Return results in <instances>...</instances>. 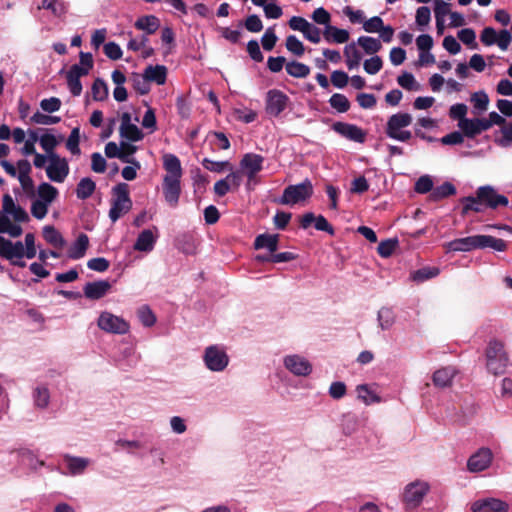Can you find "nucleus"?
<instances>
[{"instance_id": "f257e3e1", "label": "nucleus", "mask_w": 512, "mask_h": 512, "mask_svg": "<svg viewBox=\"0 0 512 512\" xmlns=\"http://www.w3.org/2000/svg\"><path fill=\"white\" fill-rule=\"evenodd\" d=\"M35 236L33 233H27L24 243L21 241L12 242L4 237H0V256L10 261L12 265L25 267L26 262L23 258L32 259L36 256Z\"/></svg>"}, {"instance_id": "f03ea898", "label": "nucleus", "mask_w": 512, "mask_h": 512, "mask_svg": "<svg viewBox=\"0 0 512 512\" xmlns=\"http://www.w3.org/2000/svg\"><path fill=\"white\" fill-rule=\"evenodd\" d=\"M447 251L469 252L475 249L492 248L496 251H504L506 243L489 235H473L452 240L445 244Z\"/></svg>"}, {"instance_id": "7ed1b4c3", "label": "nucleus", "mask_w": 512, "mask_h": 512, "mask_svg": "<svg viewBox=\"0 0 512 512\" xmlns=\"http://www.w3.org/2000/svg\"><path fill=\"white\" fill-rule=\"evenodd\" d=\"M58 190L47 182L37 187V197L31 204V214L38 220L46 217L50 205L58 197Z\"/></svg>"}, {"instance_id": "20e7f679", "label": "nucleus", "mask_w": 512, "mask_h": 512, "mask_svg": "<svg viewBox=\"0 0 512 512\" xmlns=\"http://www.w3.org/2000/svg\"><path fill=\"white\" fill-rule=\"evenodd\" d=\"M412 121L413 118L409 113L398 112L391 115L388 118L385 129L387 136L400 142L409 141L412 138V132L407 128L411 125Z\"/></svg>"}, {"instance_id": "39448f33", "label": "nucleus", "mask_w": 512, "mask_h": 512, "mask_svg": "<svg viewBox=\"0 0 512 512\" xmlns=\"http://www.w3.org/2000/svg\"><path fill=\"white\" fill-rule=\"evenodd\" d=\"M486 367L494 375L503 374L508 366V356L504 344L497 340L489 342L486 352Z\"/></svg>"}, {"instance_id": "423d86ee", "label": "nucleus", "mask_w": 512, "mask_h": 512, "mask_svg": "<svg viewBox=\"0 0 512 512\" xmlns=\"http://www.w3.org/2000/svg\"><path fill=\"white\" fill-rule=\"evenodd\" d=\"M115 198L109 211V218L116 222L120 217L128 213L132 208V201L129 197V187L126 183H120L113 188Z\"/></svg>"}, {"instance_id": "0eeeda50", "label": "nucleus", "mask_w": 512, "mask_h": 512, "mask_svg": "<svg viewBox=\"0 0 512 512\" xmlns=\"http://www.w3.org/2000/svg\"><path fill=\"white\" fill-rule=\"evenodd\" d=\"M313 193V185L306 179L300 184L286 187L280 198V203L284 205H295L308 200Z\"/></svg>"}, {"instance_id": "6e6552de", "label": "nucleus", "mask_w": 512, "mask_h": 512, "mask_svg": "<svg viewBox=\"0 0 512 512\" xmlns=\"http://www.w3.org/2000/svg\"><path fill=\"white\" fill-rule=\"evenodd\" d=\"M97 325L99 329L110 334L123 335L130 330V324L126 319L108 311L100 313Z\"/></svg>"}, {"instance_id": "1a4fd4ad", "label": "nucleus", "mask_w": 512, "mask_h": 512, "mask_svg": "<svg viewBox=\"0 0 512 512\" xmlns=\"http://www.w3.org/2000/svg\"><path fill=\"white\" fill-rule=\"evenodd\" d=\"M203 361L210 371L221 372L228 366L229 357L223 347L211 345L205 349Z\"/></svg>"}, {"instance_id": "9d476101", "label": "nucleus", "mask_w": 512, "mask_h": 512, "mask_svg": "<svg viewBox=\"0 0 512 512\" xmlns=\"http://www.w3.org/2000/svg\"><path fill=\"white\" fill-rule=\"evenodd\" d=\"M429 490L430 486L425 481L416 480L409 483L406 485L403 492V501L405 505L410 509L418 507Z\"/></svg>"}, {"instance_id": "9b49d317", "label": "nucleus", "mask_w": 512, "mask_h": 512, "mask_svg": "<svg viewBox=\"0 0 512 512\" xmlns=\"http://www.w3.org/2000/svg\"><path fill=\"white\" fill-rule=\"evenodd\" d=\"M136 122H138V119L135 118L133 122L132 115L129 112L121 113L119 126V134L121 139L130 142H138L143 140L144 133L136 125Z\"/></svg>"}, {"instance_id": "f8f14e48", "label": "nucleus", "mask_w": 512, "mask_h": 512, "mask_svg": "<svg viewBox=\"0 0 512 512\" xmlns=\"http://www.w3.org/2000/svg\"><path fill=\"white\" fill-rule=\"evenodd\" d=\"M480 40L485 46L497 45L501 50L506 51L512 41L508 30L497 32L492 27H485L480 35Z\"/></svg>"}, {"instance_id": "ddd939ff", "label": "nucleus", "mask_w": 512, "mask_h": 512, "mask_svg": "<svg viewBox=\"0 0 512 512\" xmlns=\"http://www.w3.org/2000/svg\"><path fill=\"white\" fill-rule=\"evenodd\" d=\"M288 24L292 30L301 32L308 41L314 44L321 41V30L305 18L293 16L290 18Z\"/></svg>"}, {"instance_id": "4468645a", "label": "nucleus", "mask_w": 512, "mask_h": 512, "mask_svg": "<svg viewBox=\"0 0 512 512\" xmlns=\"http://www.w3.org/2000/svg\"><path fill=\"white\" fill-rule=\"evenodd\" d=\"M283 365L291 374L299 377H307L312 372V364L300 354L285 355Z\"/></svg>"}, {"instance_id": "2eb2a0df", "label": "nucleus", "mask_w": 512, "mask_h": 512, "mask_svg": "<svg viewBox=\"0 0 512 512\" xmlns=\"http://www.w3.org/2000/svg\"><path fill=\"white\" fill-rule=\"evenodd\" d=\"M47 177L56 183H62L69 174V165L65 158L59 155H50L46 166Z\"/></svg>"}, {"instance_id": "dca6fc26", "label": "nucleus", "mask_w": 512, "mask_h": 512, "mask_svg": "<svg viewBox=\"0 0 512 512\" xmlns=\"http://www.w3.org/2000/svg\"><path fill=\"white\" fill-rule=\"evenodd\" d=\"M362 28L367 33H378L385 43L391 42L394 36L393 27L385 25L382 18L379 16H373L366 19Z\"/></svg>"}, {"instance_id": "f3484780", "label": "nucleus", "mask_w": 512, "mask_h": 512, "mask_svg": "<svg viewBox=\"0 0 512 512\" xmlns=\"http://www.w3.org/2000/svg\"><path fill=\"white\" fill-rule=\"evenodd\" d=\"M476 194L480 202H484L486 207L492 209L498 206H507L509 203L507 197L498 194L492 186H481L477 189Z\"/></svg>"}, {"instance_id": "a211bd4d", "label": "nucleus", "mask_w": 512, "mask_h": 512, "mask_svg": "<svg viewBox=\"0 0 512 512\" xmlns=\"http://www.w3.org/2000/svg\"><path fill=\"white\" fill-rule=\"evenodd\" d=\"M263 162L264 158L255 153H246L242 157L240 167L247 176L249 182L253 181L255 176L262 170Z\"/></svg>"}, {"instance_id": "6ab92c4d", "label": "nucleus", "mask_w": 512, "mask_h": 512, "mask_svg": "<svg viewBox=\"0 0 512 512\" xmlns=\"http://www.w3.org/2000/svg\"><path fill=\"white\" fill-rule=\"evenodd\" d=\"M492 459V451L488 448H481L470 456L467 461V469L473 473L484 471L491 465Z\"/></svg>"}, {"instance_id": "aec40b11", "label": "nucleus", "mask_w": 512, "mask_h": 512, "mask_svg": "<svg viewBox=\"0 0 512 512\" xmlns=\"http://www.w3.org/2000/svg\"><path fill=\"white\" fill-rule=\"evenodd\" d=\"M288 103V97L280 90H270L266 97V111L272 116H278L283 112Z\"/></svg>"}, {"instance_id": "412c9836", "label": "nucleus", "mask_w": 512, "mask_h": 512, "mask_svg": "<svg viewBox=\"0 0 512 512\" xmlns=\"http://www.w3.org/2000/svg\"><path fill=\"white\" fill-rule=\"evenodd\" d=\"M2 210L19 225L20 223L29 221L28 213L21 206L16 204L12 196L9 194H5L2 197Z\"/></svg>"}, {"instance_id": "4be33fe9", "label": "nucleus", "mask_w": 512, "mask_h": 512, "mask_svg": "<svg viewBox=\"0 0 512 512\" xmlns=\"http://www.w3.org/2000/svg\"><path fill=\"white\" fill-rule=\"evenodd\" d=\"M509 505L497 498L478 499L471 504L473 512H507Z\"/></svg>"}, {"instance_id": "5701e85b", "label": "nucleus", "mask_w": 512, "mask_h": 512, "mask_svg": "<svg viewBox=\"0 0 512 512\" xmlns=\"http://www.w3.org/2000/svg\"><path fill=\"white\" fill-rule=\"evenodd\" d=\"M333 130L342 137L358 143H363L366 138L363 129L350 123L337 122L333 125Z\"/></svg>"}, {"instance_id": "b1692460", "label": "nucleus", "mask_w": 512, "mask_h": 512, "mask_svg": "<svg viewBox=\"0 0 512 512\" xmlns=\"http://www.w3.org/2000/svg\"><path fill=\"white\" fill-rule=\"evenodd\" d=\"M241 174L239 171H232L224 179L214 184V192L218 196H224L231 190H237L241 185Z\"/></svg>"}, {"instance_id": "393cba45", "label": "nucleus", "mask_w": 512, "mask_h": 512, "mask_svg": "<svg viewBox=\"0 0 512 512\" xmlns=\"http://www.w3.org/2000/svg\"><path fill=\"white\" fill-rule=\"evenodd\" d=\"M157 238V228L145 229L138 235L133 248L139 252L149 253L154 249Z\"/></svg>"}, {"instance_id": "a878e982", "label": "nucleus", "mask_w": 512, "mask_h": 512, "mask_svg": "<svg viewBox=\"0 0 512 512\" xmlns=\"http://www.w3.org/2000/svg\"><path fill=\"white\" fill-rule=\"evenodd\" d=\"M180 179L181 178L163 179L164 198L171 207H176L179 201V196L181 192Z\"/></svg>"}, {"instance_id": "bb28decb", "label": "nucleus", "mask_w": 512, "mask_h": 512, "mask_svg": "<svg viewBox=\"0 0 512 512\" xmlns=\"http://www.w3.org/2000/svg\"><path fill=\"white\" fill-rule=\"evenodd\" d=\"M112 285L107 280H99L87 283L83 292L86 298L91 300H98L104 297L111 289Z\"/></svg>"}, {"instance_id": "cd10ccee", "label": "nucleus", "mask_w": 512, "mask_h": 512, "mask_svg": "<svg viewBox=\"0 0 512 512\" xmlns=\"http://www.w3.org/2000/svg\"><path fill=\"white\" fill-rule=\"evenodd\" d=\"M457 375V369L453 366H446L439 368L433 373L432 382L437 388H447L453 383L455 376Z\"/></svg>"}, {"instance_id": "c85d7f7f", "label": "nucleus", "mask_w": 512, "mask_h": 512, "mask_svg": "<svg viewBox=\"0 0 512 512\" xmlns=\"http://www.w3.org/2000/svg\"><path fill=\"white\" fill-rule=\"evenodd\" d=\"M63 460L66 464L67 473L72 476L84 473V471L91 463V460L89 458L76 457L71 456L69 454L64 455Z\"/></svg>"}, {"instance_id": "c756f323", "label": "nucleus", "mask_w": 512, "mask_h": 512, "mask_svg": "<svg viewBox=\"0 0 512 512\" xmlns=\"http://www.w3.org/2000/svg\"><path fill=\"white\" fill-rule=\"evenodd\" d=\"M32 171L31 164L26 159L18 161V176L21 187L26 193H31L34 189V182L30 176Z\"/></svg>"}, {"instance_id": "7c9ffc66", "label": "nucleus", "mask_w": 512, "mask_h": 512, "mask_svg": "<svg viewBox=\"0 0 512 512\" xmlns=\"http://www.w3.org/2000/svg\"><path fill=\"white\" fill-rule=\"evenodd\" d=\"M168 70L164 65H149L144 69L143 77L147 82H154L157 85L165 84Z\"/></svg>"}, {"instance_id": "2f4dec72", "label": "nucleus", "mask_w": 512, "mask_h": 512, "mask_svg": "<svg viewBox=\"0 0 512 512\" xmlns=\"http://www.w3.org/2000/svg\"><path fill=\"white\" fill-rule=\"evenodd\" d=\"M458 127L465 136L470 138L480 134L482 131L487 130V124L483 123V120L478 118H466L465 120L458 122Z\"/></svg>"}, {"instance_id": "473e14b6", "label": "nucleus", "mask_w": 512, "mask_h": 512, "mask_svg": "<svg viewBox=\"0 0 512 512\" xmlns=\"http://www.w3.org/2000/svg\"><path fill=\"white\" fill-rule=\"evenodd\" d=\"M11 219L12 218L4 213L3 210L0 211V232L8 234L10 237L17 238L23 233V229Z\"/></svg>"}, {"instance_id": "72a5a7b5", "label": "nucleus", "mask_w": 512, "mask_h": 512, "mask_svg": "<svg viewBox=\"0 0 512 512\" xmlns=\"http://www.w3.org/2000/svg\"><path fill=\"white\" fill-rule=\"evenodd\" d=\"M89 247V238L86 234L81 233L68 250V257L73 260L81 259L85 256Z\"/></svg>"}, {"instance_id": "f704fd0d", "label": "nucleus", "mask_w": 512, "mask_h": 512, "mask_svg": "<svg viewBox=\"0 0 512 512\" xmlns=\"http://www.w3.org/2000/svg\"><path fill=\"white\" fill-rule=\"evenodd\" d=\"M163 166L166 170L164 178H181L182 168L180 160L173 154L163 156Z\"/></svg>"}, {"instance_id": "c9c22d12", "label": "nucleus", "mask_w": 512, "mask_h": 512, "mask_svg": "<svg viewBox=\"0 0 512 512\" xmlns=\"http://www.w3.org/2000/svg\"><path fill=\"white\" fill-rule=\"evenodd\" d=\"M356 393L358 399L361 400L365 405L380 403L382 401L381 397L378 395L373 386L367 384L358 385L356 387Z\"/></svg>"}, {"instance_id": "e433bc0d", "label": "nucleus", "mask_w": 512, "mask_h": 512, "mask_svg": "<svg viewBox=\"0 0 512 512\" xmlns=\"http://www.w3.org/2000/svg\"><path fill=\"white\" fill-rule=\"evenodd\" d=\"M323 36L327 42L337 44L346 43L350 38V34L347 30L332 25L324 29Z\"/></svg>"}, {"instance_id": "4c0bfd02", "label": "nucleus", "mask_w": 512, "mask_h": 512, "mask_svg": "<svg viewBox=\"0 0 512 512\" xmlns=\"http://www.w3.org/2000/svg\"><path fill=\"white\" fill-rule=\"evenodd\" d=\"M377 322L382 331L390 330L396 322V314L391 308L382 307L377 313Z\"/></svg>"}, {"instance_id": "58836bf2", "label": "nucleus", "mask_w": 512, "mask_h": 512, "mask_svg": "<svg viewBox=\"0 0 512 512\" xmlns=\"http://www.w3.org/2000/svg\"><path fill=\"white\" fill-rule=\"evenodd\" d=\"M138 30L145 31L147 34L155 33L160 27L159 19L154 15H147L138 18L135 22Z\"/></svg>"}, {"instance_id": "ea45409f", "label": "nucleus", "mask_w": 512, "mask_h": 512, "mask_svg": "<svg viewBox=\"0 0 512 512\" xmlns=\"http://www.w3.org/2000/svg\"><path fill=\"white\" fill-rule=\"evenodd\" d=\"M357 44L368 55H375L382 49L381 41L370 36H360L357 40Z\"/></svg>"}, {"instance_id": "a19ab883", "label": "nucleus", "mask_w": 512, "mask_h": 512, "mask_svg": "<svg viewBox=\"0 0 512 512\" xmlns=\"http://www.w3.org/2000/svg\"><path fill=\"white\" fill-rule=\"evenodd\" d=\"M344 56L349 70L357 68L361 62L362 56L355 43H350L344 47Z\"/></svg>"}, {"instance_id": "79ce46f5", "label": "nucleus", "mask_w": 512, "mask_h": 512, "mask_svg": "<svg viewBox=\"0 0 512 512\" xmlns=\"http://www.w3.org/2000/svg\"><path fill=\"white\" fill-rule=\"evenodd\" d=\"M254 246L256 249H267L275 252L278 247V235L261 234L256 237Z\"/></svg>"}, {"instance_id": "37998d69", "label": "nucleus", "mask_w": 512, "mask_h": 512, "mask_svg": "<svg viewBox=\"0 0 512 512\" xmlns=\"http://www.w3.org/2000/svg\"><path fill=\"white\" fill-rule=\"evenodd\" d=\"M43 237L55 248L61 249L66 245L62 235L53 226H45L43 228Z\"/></svg>"}, {"instance_id": "c03bdc74", "label": "nucleus", "mask_w": 512, "mask_h": 512, "mask_svg": "<svg viewBox=\"0 0 512 512\" xmlns=\"http://www.w3.org/2000/svg\"><path fill=\"white\" fill-rule=\"evenodd\" d=\"M38 9L50 10L56 17H61L67 12V4L61 0H43Z\"/></svg>"}, {"instance_id": "a18cd8bd", "label": "nucleus", "mask_w": 512, "mask_h": 512, "mask_svg": "<svg viewBox=\"0 0 512 512\" xmlns=\"http://www.w3.org/2000/svg\"><path fill=\"white\" fill-rule=\"evenodd\" d=\"M286 72L295 78H305L310 74V67L297 61H291L285 65Z\"/></svg>"}, {"instance_id": "49530a36", "label": "nucleus", "mask_w": 512, "mask_h": 512, "mask_svg": "<svg viewBox=\"0 0 512 512\" xmlns=\"http://www.w3.org/2000/svg\"><path fill=\"white\" fill-rule=\"evenodd\" d=\"M95 188V182L91 178H82L77 185L76 195L79 199H87L93 194Z\"/></svg>"}, {"instance_id": "de8ad7c7", "label": "nucleus", "mask_w": 512, "mask_h": 512, "mask_svg": "<svg viewBox=\"0 0 512 512\" xmlns=\"http://www.w3.org/2000/svg\"><path fill=\"white\" fill-rule=\"evenodd\" d=\"M61 138L57 139V137L50 133H45L40 136L39 143L41 148L50 156L57 155L54 150L57 145L60 143Z\"/></svg>"}, {"instance_id": "09e8293b", "label": "nucleus", "mask_w": 512, "mask_h": 512, "mask_svg": "<svg viewBox=\"0 0 512 512\" xmlns=\"http://www.w3.org/2000/svg\"><path fill=\"white\" fill-rule=\"evenodd\" d=\"M109 94L108 86L102 79H96L91 87V95L94 101H104Z\"/></svg>"}, {"instance_id": "8fccbe9b", "label": "nucleus", "mask_w": 512, "mask_h": 512, "mask_svg": "<svg viewBox=\"0 0 512 512\" xmlns=\"http://www.w3.org/2000/svg\"><path fill=\"white\" fill-rule=\"evenodd\" d=\"M330 106L339 113H345L350 109V101L344 94L335 93L329 99Z\"/></svg>"}, {"instance_id": "3c124183", "label": "nucleus", "mask_w": 512, "mask_h": 512, "mask_svg": "<svg viewBox=\"0 0 512 512\" xmlns=\"http://www.w3.org/2000/svg\"><path fill=\"white\" fill-rule=\"evenodd\" d=\"M397 83L408 91H419L421 89V85L417 82L413 74L409 72H404L399 75Z\"/></svg>"}, {"instance_id": "603ef678", "label": "nucleus", "mask_w": 512, "mask_h": 512, "mask_svg": "<svg viewBox=\"0 0 512 512\" xmlns=\"http://www.w3.org/2000/svg\"><path fill=\"white\" fill-rule=\"evenodd\" d=\"M439 274V269L436 267H424L411 273V279L415 282H424Z\"/></svg>"}, {"instance_id": "864d4df0", "label": "nucleus", "mask_w": 512, "mask_h": 512, "mask_svg": "<svg viewBox=\"0 0 512 512\" xmlns=\"http://www.w3.org/2000/svg\"><path fill=\"white\" fill-rule=\"evenodd\" d=\"M471 103L473 104V107L478 112H484L488 109L489 105V97L486 92L484 91H478L471 95Z\"/></svg>"}, {"instance_id": "5fc2aeb1", "label": "nucleus", "mask_w": 512, "mask_h": 512, "mask_svg": "<svg viewBox=\"0 0 512 512\" xmlns=\"http://www.w3.org/2000/svg\"><path fill=\"white\" fill-rule=\"evenodd\" d=\"M285 46L295 56L301 57L305 53L304 44L295 35H289L286 38Z\"/></svg>"}, {"instance_id": "6e6d98bb", "label": "nucleus", "mask_w": 512, "mask_h": 512, "mask_svg": "<svg viewBox=\"0 0 512 512\" xmlns=\"http://www.w3.org/2000/svg\"><path fill=\"white\" fill-rule=\"evenodd\" d=\"M382 67H383V61L377 55H374L371 58L366 59L363 63V68H364L365 72L370 75L377 74L382 69Z\"/></svg>"}, {"instance_id": "4d7b16f0", "label": "nucleus", "mask_w": 512, "mask_h": 512, "mask_svg": "<svg viewBox=\"0 0 512 512\" xmlns=\"http://www.w3.org/2000/svg\"><path fill=\"white\" fill-rule=\"evenodd\" d=\"M457 36L462 43L469 46L471 49L477 48L476 34L473 29L464 28L458 32Z\"/></svg>"}, {"instance_id": "13d9d810", "label": "nucleus", "mask_w": 512, "mask_h": 512, "mask_svg": "<svg viewBox=\"0 0 512 512\" xmlns=\"http://www.w3.org/2000/svg\"><path fill=\"white\" fill-rule=\"evenodd\" d=\"M463 202V214H467L469 211L474 212H481L482 206L484 205V202H480L478 199V195L476 194V197H465L462 199Z\"/></svg>"}, {"instance_id": "bf43d9fd", "label": "nucleus", "mask_w": 512, "mask_h": 512, "mask_svg": "<svg viewBox=\"0 0 512 512\" xmlns=\"http://www.w3.org/2000/svg\"><path fill=\"white\" fill-rule=\"evenodd\" d=\"M455 192V187L451 183L446 182L435 188L431 193V197L434 200H440L442 198L455 194Z\"/></svg>"}, {"instance_id": "052dcab7", "label": "nucleus", "mask_w": 512, "mask_h": 512, "mask_svg": "<svg viewBox=\"0 0 512 512\" xmlns=\"http://www.w3.org/2000/svg\"><path fill=\"white\" fill-rule=\"evenodd\" d=\"M34 402L39 408H46L49 404L50 394L47 388L38 387L34 391Z\"/></svg>"}, {"instance_id": "680f3d73", "label": "nucleus", "mask_w": 512, "mask_h": 512, "mask_svg": "<svg viewBox=\"0 0 512 512\" xmlns=\"http://www.w3.org/2000/svg\"><path fill=\"white\" fill-rule=\"evenodd\" d=\"M120 147H121V161L122 162H132L133 160H136L133 158V154L137 151V147L130 143V141L127 140H121L120 141Z\"/></svg>"}, {"instance_id": "e2e57ef3", "label": "nucleus", "mask_w": 512, "mask_h": 512, "mask_svg": "<svg viewBox=\"0 0 512 512\" xmlns=\"http://www.w3.org/2000/svg\"><path fill=\"white\" fill-rule=\"evenodd\" d=\"M233 117L238 121L251 123L256 119L257 113L251 109L237 108L233 110Z\"/></svg>"}, {"instance_id": "0e129e2a", "label": "nucleus", "mask_w": 512, "mask_h": 512, "mask_svg": "<svg viewBox=\"0 0 512 512\" xmlns=\"http://www.w3.org/2000/svg\"><path fill=\"white\" fill-rule=\"evenodd\" d=\"M138 318L145 327H151L156 322V317L154 313L147 306H142L138 310Z\"/></svg>"}, {"instance_id": "69168bd1", "label": "nucleus", "mask_w": 512, "mask_h": 512, "mask_svg": "<svg viewBox=\"0 0 512 512\" xmlns=\"http://www.w3.org/2000/svg\"><path fill=\"white\" fill-rule=\"evenodd\" d=\"M397 245L398 241L396 239H388L380 242L377 250L380 256L387 258L392 255Z\"/></svg>"}, {"instance_id": "338daca9", "label": "nucleus", "mask_w": 512, "mask_h": 512, "mask_svg": "<svg viewBox=\"0 0 512 512\" xmlns=\"http://www.w3.org/2000/svg\"><path fill=\"white\" fill-rule=\"evenodd\" d=\"M312 20L320 25H324L325 28L330 26L331 16L327 10L319 7L312 13Z\"/></svg>"}, {"instance_id": "774afa93", "label": "nucleus", "mask_w": 512, "mask_h": 512, "mask_svg": "<svg viewBox=\"0 0 512 512\" xmlns=\"http://www.w3.org/2000/svg\"><path fill=\"white\" fill-rule=\"evenodd\" d=\"M431 20V11L426 6H421L416 11L415 21L420 27H426Z\"/></svg>"}]
</instances>
